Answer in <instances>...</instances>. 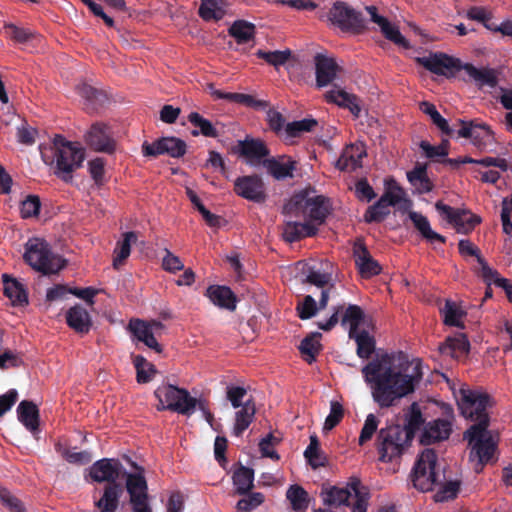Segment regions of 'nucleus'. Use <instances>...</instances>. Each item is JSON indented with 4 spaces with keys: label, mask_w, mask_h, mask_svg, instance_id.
I'll use <instances>...</instances> for the list:
<instances>
[{
    "label": "nucleus",
    "mask_w": 512,
    "mask_h": 512,
    "mask_svg": "<svg viewBox=\"0 0 512 512\" xmlns=\"http://www.w3.org/2000/svg\"><path fill=\"white\" fill-rule=\"evenodd\" d=\"M361 372L373 401L382 409L413 393L423 377L422 362L409 360L403 352L377 356Z\"/></svg>",
    "instance_id": "1"
},
{
    "label": "nucleus",
    "mask_w": 512,
    "mask_h": 512,
    "mask_svg": "<svg viewBox=\"0 0 512 512\" xmlns=\"http://www.w3.org/2000/svg\"><path fill=\"white\" fill-rule=\"evenodd\" d=\"M163 328V324L159 321L147 322L140 319H132L128 325L129 331L138 341L143 342L157 353L162 351V347L156 337L161 334Z\"/></svg>",
    "instance_id": "12"
},
{
    "label": "nucleus",
    "mask_w": 512,
    "mask_h": 512,
    "mask_svg": "<svg viewBox=\"0 0 512 512\" xmlns=\"http://www.w3.org/2000/svg\"><path fill=\"white\" fill-rule=\"evenodd\" d=\"M188 121L197 128L191 132L193 136L202 134L205 137L216 138L219 135L216 127L212 124V122L202 117L197 112H191L188 115Z\"/></svg>",
    "instance_id": "47"
},
{
    "label": "nucleus",
    "mask_w": 512,
    "mask_h": 512,
    "mask_svg": "<svg viewBox=\"0 0 512 512\" xmlns=\"http://www.w3.org/2000/svg\"><path fill=\"white\" fill-rule=\"evenodd\" d=\"M287 499L295 511H304L308 508L309 498L307 492L299 485H291L286 493Z\"/></svg>",
    "instance_id": "52"
},
{
    "label": "nucleus",
    "mask_w": 512,
    "mask_h": 512,
    "mask_svg": "<svg viewBox=\"0 0 512 512\" xmlns=\"http://www.w3.org/2000/svg\"><path fill=\"white\" fill-rule=\"evenodd\" d=\"M407 179L418 194L428 193L433 189V184L428 178L425 166H416L409 171Z\"/></svg>",
    "instance_id": "44"
},
{
    "label": "nucleus",
    "mask_w": 512,
    "mask_h": 512,
    "mask_svg": "<svg viewBox=\"0 0 512 512\" xmlns=\"http://www.w3.org/2000/svg\"><path fill=\"white\" fill-rule=\"evenodd\" d=\"M316 68V83L318 87H325L333 82L339 71L334 58L324 54H317L314 58Z\"/></svg>",
    "instance_id": "20"
},
{
    "label": "nucleus",
    "mask_w": 512,
    "mask_h": 512,
    "mask_svg": "<svg viewBox=\"0 0 512 512\" xmlns=\"http://www.w3.org/2000/svg\"><path fill=\"white\" fill-rule=\"evenodd\" d=\"M342 325L349 328V336H353L363 329H373L372 320L365 316L363 310L357 305H349L342 318Z\"/></svg>",
    "instance_id": "21"
},
{
    "label": "nucleus",
    "mask_w": 512,
    "mask_h": 512,
    "mask_svg": "<svg viewBox=\"0 0 512 512\" xmlns=\"http://www.w3.org/2000/svg\"><path fill=\"white\" fill-rule=\"evenodd\" d=\"M366 10L371 17V21H373L380 27L381 32L388 40L402 47L409 46L408 42L406 41L405 37L401 34L398 27L394 24H391L385 17L379 15L377 13V8L375 6H367Z\"/></svg>",
    "instance_id": "24"
},
{
    "label": "nucleus",
    "mask_w": 512,
    "mask_h": 512,
    "mask_svg": "<svg viewBox=\"0 0 512 512\" xmlns=\"http://www.w3.org/2000/svg\"><path fill=\"white\" fill-rule=\"evenodd\" d=\"M391 205L382 196L372 206H370L364 214L367 223L379 222L389 214Z\"/></svg>",
    "instance_id": "54"
},
{
    "label": "nucleus",
    "mask_w": 512,
    "mask_h": 512,
    "mask_svg": "<svg viewBox=\"0 0 512 512\" xmlns=\"http://www.w3.org/2000/svg\"><path fill=\"white\" fill-rule=\"evenodd\" d=\"M235 193L252 202L262 203L266 199L265 185L257 175L238 177L234 182Z\"/></svg>",
    "instance_id": "14"
},
{
    "label": "nucleus",
    "mask_w": 512,
    "mask_h": 512,
    "mask_svg": "<svg viewBox=\"0 0 512 512\" xmlns=\"http://www.w3.org/2000/svg\"><path fill=\"white\" fill-rule=\"evenodd\" d=\"M317 233V227L312 223L289 221L285 224L283 236L286 241L294 242L302 237H311Z\"/></svg>",
    "instance_id": "39"
},
{
    "label": "nucleus",
    "mask_w": 512,
    "mask_h": 512,
    "mask_svg": "<svg viewBox=\"0 0 512 512\" xmlns=\"http://www.w3.org/2000/svg\"><path fill=\"white\" fill-rule=\"evenodd\" d=\"M354 258L362 277L369 278L381 272V267L361 242L354 244Z\"/></svg>",
    "instance_id": "26"
},
{
    "label": "nucleus",
    "mask_w": 512,
    "mask_h": 512,
    "mask_svg": "<svg viewBox=\"0 0 512 512\" xmlns=\"http://www.w3.org/2000/svg\"><path fill=\"white\" fill-rule=\"evenodd\" d=\"M441 314L446 325L464 328L463 318L466 313L456 302L446 300L444 307L441 309Z\"/></svg>",
    "instance_id": "45"
},
{
    "label": "nucleus",
    "mask_w": 512,
    "mask_h": 512,
    "mask_svg": "<svg viewBox=\"0 0 512 512\" xmlns=\"http://www.w3.org/2000/svg\"><path fill=\"white\" fill-rule=\"evenodd\" d=\"M369 493L359 480L353 479L344 487H331L324 494L328 505H351L352 512H367Z\"/></svg>",
    "instance_id": "6"
},
{
    "label": "nucleus",
    "mask_w": 512,
    "mask_h": 512,
    "mask_svg": "<svg viewBox=\"0 0 512 512\" xmlns=\"http://www.w3.org/2000/svg\"><path fill=\"white\" fill-rule=\"evenodd\" d=\"M409 218L413 222L415 228L419 231L423 238L431 243L440 242L444 243L445 238L439 233L432 230L427 217L418 212L411 211Z\"/></svg>",
    "instance_id": "41"
},
{
    "label": "nucleus",
    "mask_w": 512,
    "mask_h": 512,
    "mask_svg": "<svg viewBox=\"0 0 512 512\" xmlns=\"http://www.w3.org/2000/svg\"><path fill=\"white\" fill-rule=\"evenodd\" d=\"M122 470L123 467L119 460L103 458L89 468V475L95 482L113 484L119 479Z\"/></svg>",
    "instance_id": "18"
},
{
    "label": "nucleus",
    "mask_w": 512,
    "mask_h": 512,
    "mask_svg": "<svg viewBox=\"0 0 512 512\" xmlns=\"http://www.w3.org/2000/svg\"><path fill=\"white\" fill-rule=\"evenodd\" d=\"M479 275L487 286L494 284L495 286L502 288L508 300L512 302V283L499 275V273L491 268L484 259H479Z\"/></svg>",
    "instance_id": "31"
},
{
    "label": "nucleus",
    "mask_w": 512,
    "mask_h": 512,
    "mask_svg": "<svg viewBox=\"0 0 512 512\" xmlns=\"http://www.w3.org/2000/svg\"><path fill=\"white\" fill-rule=\"evenodd\" d=\"M154 395L159 401L158 410H170L186 416L192 415L198 404L186 389L171 384L160 385Z\"/></svg>",
    "instance_id": "7"
},
{
    "label": "nucleus",
    "mask_w": 512,
    "mask_h": 512,
    "mask_svg": "<svg viewBox=\"0 0 512 512\" xmlns=\"http://www.w3.org/2000/svg\"><path fill=\"white\" fill-rule=\"evenodd\" d=\"M366 156L365 145L362 142L348 145L337 161L340 170L354 171L362 166V160Z\"/></svg>",
    "instance_id": "23"
},
{
    "label": "nucleus",
    "mask_w": 512,
    "mask_h": 512,
    "mask_svg": "<svg viewBox=\"0 0 512 512\" xmlns=\"http://www.w3.org/2000/svg\"><path fill=\"white\" fill-rule=\"evenodd\" d=\"M25 261L43 274L57 273L65 266L64 259L53 253L49 244L41 238H32L25 244Z\"/></svg>",
    "instance_id": "5"
},
{
    "label": "nucleus",
    "mask_w": 512,
    "mask_h": 512,
    "mask_svg": "<svg viewBox=\"0 0 512 512\" xmlns=\"http://www.w3.org/2000/svg\"><path fill=\"white\" fill-rule=\"evenodd\" d=\"M321 334L318 332L312 333L301 341L299 349L305 361L311 364L316 355L319 353L321 344L320 339Z\"/></svg>",
    "instance_id": "49"
},
{
    "label": "nucleus",
    "mask_w": 512,
    "mask_h": 512,
    "mask_svg": "<svg viewBox=\"0 0 512 512\" xmlns=\"http://www.w3.org/2000/svg\"><path fill=\"white\" fill-rule=\"evenodd\" d=\"M343 415V406L337 401H332L330 404V412L324 422L323 430H332L342 420Z\"/></svg>",
    "instance_id": "59"
},
{
    "label": "nucleus",
    "mask_w": 512,
    "mask_h": 512,
    "mask_svg": "<svg viewBox=\"0 0 512 512\" xmlns=\"http://www.w3.org/2000/svg\"><path fill=\"white\" fill-rule=\"evenodd\" d=\"M452 431V422L448 419H436L429 422L423 430L421 435V442L423 444H430L432 442L445 440L449 437Z\"/></svg>",
    "instance_id": "27"
},
{
    "label": "nucleus",
    "mask_w": 512,
    "mask_h": 512,
    "mask_svg": "<svg viewBox=\"0 0 512 512\" xmlns=\"http://www.w3.org/2000/svg\"><path fill=\"white\" fill-rule=\"evenodd\" d=\"M411 480L416 489L426 492L441 482L437 471V455L432 449H425L418 457L411 473Z\"/></svg>",
    "instance_id": "8"
},
{
    "label": "nucleus",
    "mask_w": 512,
    "mask_h": 512,
    "mask_svg": "<svg viewBox=\"0 0 512 512\" xmlns=\"http://www.w3.org/2000/svg\"><path fill=\"white\" fill-rule=\"evenodd\" d=\"M372 329H362L361 332L349 336L356 341L357 355L362 359H368L375 349V340L370 335Z\"/></svg>",
    "instance_id": "48"
},
{
    "label": "nucleus",
    "mask_w": 512,
    "mask_h": 512,
    "mask_svg": "<svg viewBox=\"0 0 512 512\" xmlns=\"http://www.w3.org/2000/svg\"><path fill=\"white\" fill-rule=\"evenodd\" d=\"M134 472L125 473L126 490L130 496V503L136 505L148 504V486L144 475V468L133 463Z\"/></svg>",
    "instance_id": "15"
},
{
    "label": "nucleus",
    "mask_w": 512,
    "mask_h": 512,
    "mask_svg": "<svg viewBox=\"0 0 512 512\" xmlns=\"http://www.w3.org/2000/svg\"><path fill=\"white\" fill-rule=\"evenodd\" d=\"M417 62L432 73L446 77H454L457 72L462 70V62L459 59L442 53L419 57Z\"/></svg>",
    "instance_id": "13"
},
{
    "label": "nucleus",
    "mask_w": 512,
    "mask_h": 512,
    "mask_svg": "<svg viewBox=\"0 0 512 512\" xmlns=\"http://www.w3.org/2000/svg\"><path fill=\"white\" fill-rule=\"evenodd\" d=\"M256 408L255 404L246 400L239 410L235 413V423L233 433L235 436H241L254 420Z\"/></svg>",
    "instance_id": "38"
},
{
    "label": "nucleus",
    "mask_w": 512,
    "mask_h": 512,
    "mask_svg": "<svg viewBox=\"0 0 512 512\" xmlns=\"http://www.w3.org/2000/svg\"><path fill=\"white\" fill-rule=\"evenodd\" d=\"M56 450L69 463L82 465V464L89 463L92 459L90 453L87 451H81V452L71 451L69 449L62 448L60 444H58L56 446Z\"/></svg>",
    "instance_id": "58"
},
{
    "label": "nucleus",
    "mask_w": 512,
    "mask_h": 512,
    "mask_svg": "<svg viewBox=\"0 0 512 512\" xmlns=\"http://www.w3.org/2000/svg\"><path fill=\"white\" fill-rule=\"evenodd\" d=\"M41 157L45 164H55L54 173L64 181H68L72 178V172L81 167L85 153L79 144L66 141L62 136L57 135L51 146L41 147Z\"/></svg>",
    "instance_id": "3"
},
{
    "label": "nucleus",
    "mask_w": 512,
    "mask_h": 512,
    "mask_svg": "<svg viewBox=\"0 0 512 512\" xmlns=\"http://www.w3.org/2000/svg\"><path fill=\"white\" fill-rule=\"evenodd\" d=\"M18 420L31 433H36L39 426V410L31 401H22L17 407Z\"/></svg>",
    "instance_id": "33"
},
{
    "label": "nucleus",
    "mask_w": 512,
    "mask_h": 512,
    "mask_svg": "<svg viewBox=\"0 0 512 512\" xmlns=\"http://www.w3.org/2000/svg\"><path fill=\"white\" fill-rule=\"evenodd\" d=\"M328 20L342 31L358 33L365 27V21L360 12L346 5L335 2L330 9Z\"/></svg>",
    "instance_id": "10"
},
{
    "label": "nucleus",
    "mask_w": 512,
    "mask_h": 512,
    "mask_svg": "<svg viewBox=\"0 0 512 512\" xmlns=\"http://www.w3.org/2000/svg\"><path fill=\"white\" fill-rule=\"evenodd\" d=\"M136 240L137 235L134 232H126L123 234V239L117 242L114 250V268L118 269L129 257L131 252V244L136 242Z\"/></svg>",
    "instance_id": "46"
},
{
    "label": "nucleus",
    "mask_w": 512,
    "mask_h": 512,
    "mask_svg": "<svg viewBox=\"0 0 512 512\" xmlns=\"http://www.w3.org/2000/svg\"><path fill=\"white\" fill-rule=\"evenodd\" d=\"M264 501V496L261 493H252L246 498L238 501L237 509L241 512H249L258 507Z\"/></svg>",
    "instance_id": "64"
},
{
    "label": "nucleus",
    "mask_w": 512,
    "mask_h": 512,
    "mask_svg": "<svg viewBox=\"0 0 512 512\" xmlns=\"http://www.w3.org/2000/svg\"><path fill=\"white\" fill-rule=\"evenodd\" d=\"M206 296L210 301L220 307L230 311L236 308V298L230 288L226 286L213 285L206 291Z\"/></svg>",
    "instance_id": "32"
},
{
    "label": "nucleus",
    "mask_w": 512,
    "mask_h": 512,
    "mask_svg": "<svg viewBox=\"0 0 512 512\" xmlns=\"http://www.w3.org/2000/svg\"><path fill=\"white\" fill-rule=\"evenodd\" d=\"M469 341L465 334L456 333L446 339V342L440 347L442 354L453 358L464 356L469 351Z\"/></svg>",
    "instance_id": "35"
},
{
    "label": "nucleus",
    "mask_w": 512,
    "mask_h": 512,
    "mask_svg": "<svg viewBox=\"0 0 512 512\" xmlns=\"http://www.w3.org/2000/svg\"><path fill=\"white\" fill-rule=\"evenodd\" d=\"M199 15L206 21L220 20L224 11L220 7L218 0H201Z\"/></svg>",
    "instance_id": "55"
},
{
    "label": "nucleus",
    "mask_w": 512,
    "mask_h": 512,
    "mask_svg": "<svg viewBox=\"0 0 512 512\" xmlns=\"http://www.w3.org/2000/svg\"><path fill=\"white\" fill-rule=\"evenodd\" d=\"M4 294L8 297L14 306H23L28 303L27 292L23 285L16 279L3 274Z\"/></svg>",
    "instance_id": "36"
},
{
    "label": "nucleus",
    "mask_w": 512,
    "mask_h": 512,
    "mask_svg": "<svg viewBox=\"0 0 512 512\" xmlns=\"http://www.w3.org/2000/svg\"><path fill=\"white\" fill-rule=\"evenodd\" d=\"M257 55L264 59L269 64L278 67L280 65H283L286 63V61L289 59L291 52L290 50H284V51H271V52H264L259 50L257 52Z\"/></svg>",
    "instance_id": "62"
},
{
    "label": "nucleus",
    "mask_w": 512,
    "mask_h": 512,
    "mask_svg": "<svg viewBox=\"0 0 512 512\" xmlns=\"http://www.w3.org/2000/svg\"><path fill=\"white\" fill-rule=\"evenodd\" d=\"M229 34L234 37L239 44H243L253 39L255 26L250 22L237 20L229 28Z\"/></svg>",
    "instance_id": "50"
},
{
    "label": "nucleus",
    "mask_w": 512,
    "mask_h": 512,
    "mask_svg": "<svg viewBox=\"0 0 512 512\" xmlns=\"http://www.w3.org/2000/svg\"><path fill=\"white\" fill-rule=\"evenodd\" d=\"M459 490V483L456 481H449L443 484L440 489L435 493L434 499L436 502H444L454 498Z\"/></svg>",
    "instance_id": "63"
},
{
    "label": "nucleus",
    "mask_w": 512,
    "mask_h": 512,
    "mask_svg": "<svg viewBox=\"0 0 512 512\" xmlns=\"http://www.w3.org/2000/svg\"><path fill=\"white\" fill-rule=\"evenodd\" d=\"M462 70L467 75L464 80L473 81L479 88H494L497 85V74L494 69L487 67H476L469 63H462Z\"/></svg>",
    "instance_id": "22"
},
{
    "label": "nucleus",
    "mask_w": 512,
    "mask_h": 512,
    "mask_svg": "<svg viewBox=\"0 0 512 512\" xmlns=\"http://www.w3.org/2000/svg\"><path fill=\"white\" fill-rule=\"evenodd\" d=\"M144 155L156 156L168 154L171 157H181L186 152V144L176 137H165L151 144H143Z\"/></svg>",
    "instance_id": "19"
},
{
    "label": "nucleus",
    "mask_w": 512,
    "mask_h": 512,
    "mask_svg": "<svg viewBox=\"0 0 512 512\" xmlns=\"http://www.w3.org/2000/svg\"><path fill=\"white\" fill-rule=\"evenodd\" d=\"M263 166L277 180L286 179L293 176L296 168V162L285 155L277 158L264 159Z\"/></svg>",
    "instance_id": "28"
},
{
    "label": "nucleus",
    "mask_w": 512,
    "mask_h": 512,
    "mask_svg": "<svg viewBox=\"0 0 512 512\" xmlns=\"http://www.w3.org/2000/svg\"><path fill=\"white\" fill-rule=\"evenodd\" d=\"M134 472L125 473L126 490L130 496V503L136 505L148 504V486L144 475V468L133 463Z\"/></svg>",
    "instance_id": "16"
},
{
    "label": "nucleus",
    "mask_w": 512,
    "mask_h": 512,
    "mask_svg": "<svg viewBox=\"0 0 512 512\" xmlns=\"http://www.w3.org/2000/svg\"><path fill=\"white\" fill-rule=\"evenodd\" d=\"M435 208L440 216L451 224L458 233L468 234L481 221L480 217L463 209H456L438 201Z\"/></svg>",
    "instance_id": "11"
},
{
    "label": "nucleus",
    "mask_w": 512,
    "mask_h": 512,
    "mask_svg": "<svg viewBox=\"0 0 512 512\" xmlns=\"http://www.w3.org/2000/svg\"><path fill=\"white\" fill-rule=\"evenodd\" d=\"M325 99L327 102L348 109L354 116H359L361 107L359 99L354 94H350L339 87H334L325 94Z\"/></svg>",
    "instance_id": "29"
},
{
    "label": "nucleus",
    "mask_w": 512,
    "mask_h": 512,
    "mask_svg": "<svg viewBox=\"0 0 512 512\" xmlns=\"http://www.w3.org/2000/svg\"><path fill=\"white\" fill-rule=\"evenodd\" d=\"M137 371V382L147 383L151 381L156 374L155 366L148 362L143 356L136 355L133 359Z\"/></svg>",
    "instance_id": "53"
},
{
    "label": "nucleus",
    "mask_w": 512,
    "mask_h": 512,
    "mask_svg": "<svg viewBox=\"0 0 512 512\" xmlns=\"http://www.w3.org/2000/svg\"><path fill=\"white\" fill-rule=\"evenodd\" d=\"M254 472L247 467H240L233 474V483L239 494L247 493L253 487Z\"/></svg>",
    "instance_id": "51"
},
{
    "label": "nucleus",
    "mask_w": 512,
    "mask_h": 512,
    "mask_svg": "<svg viewBox=\"0 0 512 512\" xmlns=\"http://www.w3.org/2000/svg\"><path fill=\"white\" fill-rule=\"evenodd\" d=\"M379 420L374 414H368L359 436V445L370 441L377 431Z\"/></svg>",
    "instance_id": "60"
},
{
    "label": "nucleus",
    "mask_w": 512,
    "mask_h": 512,
    "mask_svg": "<svg viewBox=\"0 0 512 512\" xmlns=\"http://www.w3.org/2000/svg\"><path fill=\"white\" fill-rule=\"evenodd\" d=\"M41 202L38 196L28 195L20 204V215L23 219L37 217Z\"/></svg>",
    "instance_id": "56"
},
{
    "label": "nucleus",
    "mask_w": 512,
    "mask_h": 512,
    "mask_svg": "<svg viewBox=\"0 0 512 512\" xmlns=\"http://www.w3.org/2000/svg\"><path fill=\"white\" fill-rule=\"evenodd\" d=\"M330 211L328 198L308 190L295 194L283 208L285 214L303 217L306 223H312L317 228L324 223Z\"/></svg>",
    "instance_id": "4"
},
{
    "label": "nucleus",
    "mask_w": 512,
    "mask_h": 512,
    "mask_svg": "<svg viewBox=\"0 0 512 512\" xmlns=\"http://www.w3.org/2000/svg\"><path fill=\"white\" fill-rule=\"evenodd\" d=\"M489 404V396L480 391L461 389L458 406L461 414L471 421L476 422L464 434L471 446V455L481 464L488 462L496 450V439L487 430L489 424L486 412Z\"/></svg>",
    "instance_id": "2"
},
{
    "label": "nucleus",
    "mask_w": 512,
    "mask_h": 512,
    "mask_svg": "<svg viewBox=\"0 0 512 512\" xmlns=\"http://www.w3.org/2000/svg\"><path fill=\"white\" fill-rule=\"evenodd\" d=\"M409 438V433L399 426L382 428L377 437L379 460L381 462H391L400 457Z\"/></svg>",
    "instance_id": "9"
},
{
    "label": "nucleus",
    "mask_w": 512,
    "mask_h": 512,
    "mask_svg": "<svg viewBox=\"0 0 512 512\" xmlns=\"http://www.w3.org/2000/svg\"><path fill=\"white\" fill-rule=\"evenodd\" d=\"M386 190L382 197L389 202L391 206L408 209L411 207V201L407 199L404 190L393 180L386 181Z\"/></svg>",
    "instance_id": "43"
},
{
    "label": "nucleus",
    "mask_w": 512,
    "mask_h": 512,
    "mask_svg": "<svg viewBox=\"0 0 512 512\" xmlns=\"http://www.w3.org/2000/svg\"><path fill=\"white\" fill-rule=\"evenodd\" d=\"M122 494L123 488L120 484H108L105 486L102 496L94 504L99 512H115Z\"/></svg>",
    "instance_id": "30"
},
{
    "label": "nucleus",
    "mask_w": 512,
    "mask_h": 512,
    "mask_svg": "<svg viewBox=\"0 0 512 512\" xmlns=\"http://www.w3.org/2000/svg\"><path fill=\"white\" fill-rule=\"evenodd\" d=\"M316 125H317V122L314 119H303L300 121H294V122L288 123L285 126V134L291 138L297 137L302 132L311 131Z\"/></svg>",
    "instance_id": "57"
},
{
    "label": "nucleus",
    "mask_w": 512,
    "mask_h": 512,
    "mask_svg": "<svg viewBox=\"0 0 512 512\" xmlns=\"http://www.w3.org/2000/svg\"><path fill=\"white\" fill-rule=\"evenodd\" d=\"M329 263L318 265H305L306 281L318 287H324L331 281L332 273L328 269Z\"/></svg>",
    "instance_id": "42"
},
{
    "label": "nucleus",
    "mask_w": 512,
    "mask_h": 512,
    "mask_svg": "<svg viewBox=\"0 0 512 512\" xmlns=\"http://www.w3.org/2000/svg\"><path fill=\"white\" fill-rule=\"evenodd\" d=\"M329 300L328 290H322L321 298L319 300V309H323L327 306ZM297 314L299 318L305 320L310 319L316 315L318 307L315 299L307 295L303 301L299 302L296 306Z\"/></svg>",
    "instance_id": "37"
},
{
    "label": "nucleus",
    "mask_w": 512,
    "mask_h": 512,
    "mask_svg": "<svg viewBox=\"0 0 512 512\" xmlns=\"http://www.w3.org/2000/svg\"><path fill=\"white\" fill-rule=\"evenodd\" d=\"M66 320L69 327L76 332L87 333L90 330V315L87 310L80 305H75L67 311Z\"/></svg>",
    "instance_id": "34"
},
{
    "label": "nucleus",
    "mask_w": 512,
    "mask_h": 512,
    "mask_svg": "<svg viewBox=\"0 0 512 512\" xmlns=\"http://www.w3.org/2000/svg\"><path fill=\"white\" fill-rule=\"evenodd\" d=\"M239 152L251 166L263 164V158L269 154L266 145L257 139L246 138L238 143Z\"/></svg>",
    "instance_id": "25"
},
{
    "label": "nucleus",
    "mask_w": 512,
    "mask_h": 512,
    "mask_svg": "<svg viewBox=\"0 0 512 512\" xmlns=\"http://www.w3.org/2000/svg\"><path fill=\"white\" fill-rule=\"evenodd\" d=\"M3 28L5 30V33L11 39H13L15 42H18V43H26L33 36L32 32L30 30L22 28V27H18L12 23H6Z\"/></svg>",
    "instance_id": "61"
},
{
    "label": "nucleus",
    "mask_w": 512,
    "mask_h": 512,
    "mask_svg": "<svg viewBox=\"0 0 512 512\" xmlns=\"http://www.w3.org/2000/svg\"><path fill=\"white\" fill-rule=\"evenodd\" d=\"M458 137L470 138L476 146L481 145L482 139L492 136V131L486 124H474L462 122V127L457 131Z\"/></svg>",
    "instance_id": "40"
},
{
    "label": "nucleus",
    "mask_w": 512,
    "mask_h": 512,
    "mask_svg": "<svg viewBox=\"0 0 512 512\" xmlns=\"http://www.w3.org/2000/svg\"><path fill=\"white\" fill-rule=\"evenodd\" d=\"M85 141L93 150L112 153L115 150V141L110 128L102 123L93 124L85 134Z\"/></svg>",
    "instance_id": "17"
}]
</instances>
